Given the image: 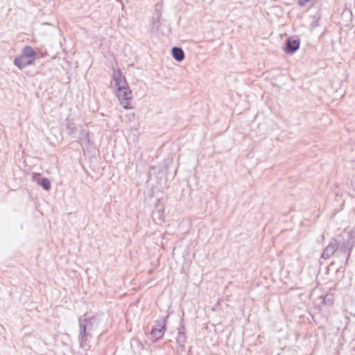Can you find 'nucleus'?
Returning a JSON list of instances; mask_svg holds the SVG:
<instances>
[{
	"instance_id": "f257e3e1",
	"label": "nucleus",
	"mask_w": 355,
	"mask_h": 355,
	"mask_svg": "<svg viewBox=\"0 0 355 355\" xmlns=\"http://www.w3.org/2000/svg\"><path fill=\"white\" fill-rule=\"evenodd\" d=\"M98 320L96 317H92L90 318H80L79 320V326H80V334H79V340L80 346L83 348H85L88 347L87 337L89 334L87 333V331H90L94 329V327L98 325Z\"/></svg>"
},
{
	"instance_id": "f03ea898",
	"label": "nucleus",
	"mask_w": 355,
	"mask_h": 355,
	"mask_svg": "<svg viewBox=\"0 0 355 355\" xmlns=\"http://www.w3.org/2000/svg\"><path fill=\"white\" fill-rule=\"evenodd\" d=\"M36 59V52L31 46H26L23 48L21 55L16 57L14 64L19 69L33 64Z\"/></svg>"
},
{
	"instance_id": "7ed1b4c3",
	"label": "nucleus",
	"mask_w": 355,
	"mask_h": 355,
	"mask_svg": "<svg viewBox=\"0 0 355 355\" xmlns=\"http://www.w3.org/2000/svg\"><path fill=\"white\" fill-rule=\"evenodd\" d=\"M167 318L168 316L162 318V319L159 320L157 322L155 326L153 328L150 334L155 341L159 340L164 336L166 331V324Z\"/></svg>"
},
{
	"instance_id": "20e7f679",
	"label": "nucleus",
	"mask_w": 355,
	"mask_h": 355,
	"mask_svg": "<svg viewBox=\"0 0 355 355\" xmlns=\"http://www.w3.org/2000/svg\"><path fill=\"white\" fill-rule=\"evenodd\" d=\"M116 96L124 108H132L130 106V101L132 98V90H116Z\"/></svg>"
},
{
	"instance_id": "39448f33",
	"label": "nucleus",
	"mask_w": 355,
	"mask_h": 355,
	"mask_svg": "<svg viewBox=\"0 0 355 355\" xmlns=\"http://www.w3.org/2000/svg\"><path fill=\"white\" fill-rule=\"evenodd\" d=\"M347 234L348 237L347 241L344 243V246L341 249V251L346 254V261L348 260L351 250L355 243V231L350 230L347 232Z\"/></svg>"
},
{
	"instance_id": "423d86ee",
	"label": "nucleus",
	"mask_w": 355,
	"mask_h": 355,
	"mask_svg": "<svg viewBox=\"0 0 355 355\" xmlns=\"http://www.w3.org/2000/svg\"><path fill=\"white\" fill-rule=\"evenodd\" d=\"M300 41L298 39H293V37H289L286 40L285 46H284V52L288 55H293L300 48Z\"/></svg>"
},
{
	"instance_id": "0eeeda50",
	"label": "nucleus",
	"mask_w": 355,
	"mask_h": 355,
	"mask_svg": "<svg viewBox=\"0 0 355 355\" xmlns=\"http://www.w3.org/2000/svg\"><path fill=\"white\" fill-rule=\"evenodd\" d=\"M113 81L116 89H127V82L119 69L113 71Z\"/></svg>"
},
{
	"instance_id": "6e6552de",
	"label": "nucleus",
	"mask_w": 355,
	"mask_h": 355,
	"mask_svg": "<svg viewBox=\"0 0 355 355\" xmlns=\"http://www.w3.org/2000/svg\"><path fill=\"white\" fill-rule=\"evenodd\" d=\"M338 249V241L335 239H333L330 241L329 245L324 250L322 257L323 259H328L331 255H333L336 250Z\"/></svg>"
},
{
	"instance_id": "1a4fd4ad",
	"label": "nucleus",
	"mask_w": 355,
	"mask_h": 355,
	"mask_svg": "<svg viewBox=\"0 0 355 355\" xmlns=\"http://www.w3.org/2000/svg\"><path fill=\"white\" fill-rule=\"evenodd\" d=\"M173 58L178 62H181L184 58V52L182 48L174 46L171 49Z\"/></svg>"
},
{
	"instance_id": "9d476101",
	"label": "nucleus",
	"mask_w": 355,
	"mask_h": 355,
	"mask_svg": "<svg viewBox=\"0 0 355 355\" xmlns=\"http://www.w3.org/2000/svg\"><path fill=\"white\" fill-rule=\"evenodd\" d=\"M79 139L82 145H87L90 143L89 134L87 132L83 130L80 133Z\"/></svg>"
},
{
	"instance_id": "9b49d317",
	"label": "nucleus",
	"mask_w": 355,
	"mask_h": 355,
	"mask_svg": "<svg viewBox=\"0 0 355 355\" xmlns=\"http://www.w3.org/2000/svg\"><path fill=\"white\" fill-rule=\"evenodd\" d=\"M39 185L46 191H49L51 187V182L46 178H43L42 180H40Z\"/></svg>"
},
{
	"instance_id": "f8f14e48",
	"label": "nucleus",
	"mask_w": 355,
	"mask_h": 355,
	"mask_svg": "<svg viewBox=\"0 0 355 355\" xmlns=\"http://www.w3.org/2000/svg\"><path fill=\"white\" fill-rule=\"evenodd\" d=\"M67 128L69 131V133L70 135H74L76 130V127L75 124L73 122H71L69 121H67Z\"/></svg>"
},
{
	"instance_id": "ddd939ff",
	"label": "nucleus",
	"mask_w": 355,
	"mask_h": 355,
	"mask_svg": "<svg viewBox=\"0 0 355 355\" xmlns=\"http://www.w3.org/2000/svg\"><path fill=\"white\" fill-rule=\"evenodd\" d=\"M31 178L33 181L37 182L38 184L40 182V180H42L43 178L40 173H33Z\"/></svg>"
},
{
	"instance_id": "4468645a",
	"label": "nucleus",
	"mask_w": 355,
	"mask_h": 355,
	"mask_svg": "<svg viewBox=\"0 0 355 355\" xmlns=\"http://www.w3.org/2000/svg\"><path fill=\"white\" fill-rule=\"evenodd\" d=\"M125 118L128 121L131 122L135 119V114L133 112H130L125 114Z\"/></svg>"
},
{
	"instance_id": "2eb2a0df",
	"label": "nucleus",
	"mask_w": 355,
	"mask_h": 355,
	"mask_svg": "<svg viewBox=\"0 0 355 355\" xmlns=\"http://www.w3.org/2000/svg\"><path fill=\"white\" fill-rule=\"evenodd\" d=\"M311 1V0H299L298 1V4L300 6H304L306 4V3L309 2Z\"/></svg>"
},
{
	"instance_id": "dca6fc26",
	"label": "nucleus",
	"mask_w": 355,
	"mask_h": 355,
	"mask_svg": "<svg viewBox=\"0 0 355 355\" xmlns=\"http://www.w3.org/2000/svg\"><path fill=\"white\" fill-rule=\"evenodd\" d=\"M181 338V336H179L178 338V341H179Z\"/></svg>"
}]
</instances>
